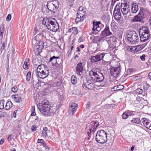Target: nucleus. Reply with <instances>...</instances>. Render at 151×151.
I'll list each match as a JSON object with an SVG mask.
<instances>
[{
	"instance_id": "obj_1",
	"label": "nucleus",
	"mask_w": 151,
	"mask_h": 151,
	"mask_svg": "<svg viewBox=\"0 0 151 151\" xmlns=\"http://www.w3.org/2000/svg\"><path fill=\"white\" fill-rule=\"evenodd\" d=\"M42 23L49 30L53 32H56L59 29L58 24L54 18H50L49 17L45 18L42 21Z\"/></svg>"
},
{
	"instance_id": "obj_2",
	"label": "nucleus",
	"mask_w": 151,
	"mask_h": 151,
	"mask_svg": "<svg viewBox=\"0 0 151 151\" xmlns=\"http://www.w3.org/2000/svg\"><path fill=\"white\" fill-rule=\"evenodd\" d=\"M91 79L97 82H101L104 79V77L101 70L96 69L91 70L89 72Z\"/></svg>"
},
{
	"instance_id": "obj_3",
	"label": "nucleus",
	"mask_w": 151,
	"mask_h": 151,
	"mask_svg": "<svg viewBox=\"0 0 151 151\" xmlns=\"http://www.w3.org/2000/svg\"><path fill=\"white\" fill-rule=\"evenodd\" d=\"M99 125V123L97 121H92L87 127L86 130L87 132V134L89 136L88 139H90L91 136L94 137L93 134L95 131V129Z\"/></svg>"
},
{
	"instance_id": "obj_4",
	"label": "nucleus",
	"mask_w": 151,
	"mask_h": 151,
	"mask_svg": "<svg viewBox=\"0 0 151 151\" xmlns=\"http://www.w3.org/2000/svg\"><path fill=\"white\" fill-rule=\"evenodd\" d=\"M37 107L39 109L41 113L46 116L48 114L46 113H48L50 111V108L51 107L50 105L47 101H42L41 103H39L37 105Z\"/></svg>"
},
{
	"instance_id": "obj_5",
	"label": "nucleus",
	"mask_w": 151,
	"mask_h": 151,
	"mask_svg": "<svg viewBox=\"0 0 151 151\" xmlns=\"http://www.w3.org/2000/svg\"><path fill=\"white\" fill-rule=\"evenodd\" d=\"M139 34L140 41L142 42H145L150 38V30L147 27H143L141 29Z\"/></svg>"
},
{
	"instance_id": "obj_6",
	"label": "nucleus",
	"mask_w": 151,
	"mask_h": 151,
	"mask_svg": "<svg viewBox=\"0 0 151 151\" xmlns=\"http://www.w3.org/2000/svg\"><path fill=\"white\" fill-rule=\"evenodd\" d=\"M96 139L99 143H106L107 139L106 132L103 130L98 131L96 135Z\"/></svg>"
},
{
	"instance_id": "obj_7",
	"label": "nucleus",
	"mask_w": 151,
	"mask_h": 151,
	"mask_svg": "<svg viewBox=\"0 0 151 151\" xmlns=\"http://www.w3.org/2000/svg\"><path fill=\"white\" fill-rule=\"evenodd\" d=\"M48 69H45L44 65L42 64L39 65L37 68V76L41 78H44L49 75Z\"/></svg>"
},
{
	"instance_id": "obj_8",
	"label": "nucleus",
	"mask_w": 151,
	"mask_h": 151,
	"mask_svg": "<svg viewBox=\"0 0 151 151\" xmlns=\"http://www.w3.org/2000/svg\"><path fill=\"white\" fill-rule=\"evenodd\" d=\"M127 41L132 44L137 43L139 40L138 34L134 31L129 32L127 35Z\"/></svg>"
},
{
	"instance_id": "obj_9",
	"label": "nucleus",
	"mask_w": 151,
	"mask_h": 151,
	"mask_svg": "<svg viewBox=\"0 0 151 151\" xmlns=\"http://www.w3.org/2000/svg\"><path fill=\"white\" fill-rule=\"evenodd\" d=\"M121 10L123 16L126 19L131 16L130 8L129 5L127 2L121 4Z\"/></svg>"
},
{
	"instance_id": "obj_10",
	"label": "nucleus",
	"mask_w": 151,
	"mask_h": 151,
	"mask_svg": "<svg viewBox=\"0 0 151 151\" xmlns=\"http://www.w3.org/2000/svg\"><path fill=\"white\" fill-rule=\"evenodd\" d=\"M59 4V2L58 1H55L53 3L52 1H49L47 5V7L51 12L54 13L57 11Z\"/></svg>"
},
{
	"instance_id": "obj_11",
	"label": "nucleus",
	"mask_w": 151,
	"mask_h": 151,
	"mask_svg": "<svg viewBox=\"0 0 151 151\" xmlns=\"http://www.w3.org/2000/svg\"><path fill=\"white\" fill-rule=\"evenodd\" d=\"M85 63L83 60H80L76 68V73L78 75H82L83 71L84 69Z\"/></svg>"
},
{
	"instance_id": "obj_12",
	"label": "nucleus",
	"mask_w": 151,
	"mask_h": 151,
	"mask_svg": "<svg viewBox=\"0 0 151 151\" xmlns=\"http://www.w3.org/2000/svg\"><path fill=\"white\" fill-rule=\"evenodd\" d=\"M82 86L88 89H92L94 87V84L91 82L90 80H87L86 78H83V81Z\"/></svg>"
},
{
	"instance_id": "obj_13",
	"label": "nucleus",
	"mask_w": 151,
	"mask_h": 151,
	"mask_svg": "<svg viewBox=\"0 0 151 151\" xmlns=\"http://www.w3.org/2000/svg\"><path fill=\"white\" fill-rule=\"evenodd\" d=\"M111 74L115 78H117L121 72L120 67H112L110 70Z\"/></svg>"
},
{
	"instance_id": "obj_14",
	"label": "nucleus",
	"mask_w": 151,
	"mask_h": 151,
	"mask_svg": "<svg viewBox=\"0 0 151 151\" xmlns=\"http://www.w3.org/2000/svg\"><path fill=\"white\" fill-rule=\"evenodd\" d=\"M144 17V15L143 11H140L137 15L134 17V18L132 20V22H141L142 21Z\"/></svg>"
},
{
	"instance_id": "obj_15",
	"label": "nucleus",
	"mask_w": 151,
	"mask_h": 151,
	"mask_svg": "<svg viewBox=\"0 0 151 151\" xmlns=\"http://www.w3.org/2000/svg\"><path fill=\"white\" fill-rule=\"evenodd\" d=\"M105 55V54L101 53L95 56L91 57V61L92 63H94L102 60Z\"/></svg>"
},
{
	"instance_id": "obj_16",
	"label": "nucleus",
	"mask_w": 151,
	"mask_h": 151,
	"mask_svg": "<svg viewBox=\"0 0 151 151\" xmlns=\"http://www.w3.org/2000/svg\"><path fill=\"white\" fill-rule=\"evenodd\" d=\"M106 40L109 45H114L116 42V39L114 36H112L106 38Z\"/></svg>"
},
{
	"instance_id": "obj_17",
	"label": "nucleus",
	"mask_w": 151,
	"mask_h": 151,
	"mask_svg": "<svg viewBox=\"0 0 151 151\" xmlns=\"http://www.w3.org/2000/svg\"><path fill=\"white\" fill-rule=\"evenodd\" d=\"M135 111L129 110L127 111L123 114L122 115V118L124 119H126L130 116L134 115L135 114Z\"/></svg>"
},
{
	"instance_id": "obj_18",
	"label": "nucleus",
	"mask_w": 151,
	"mask_h": 151,
	"mask_svg": "<svg viewBox=\"0 0 151 151\" xmlns=\"http://www.w3.org/2000/svg\"><path fill=\"white\" fill-rule=\"evenodd\" d=\"M60 60V59L59 57H55L54 56L50 58L49 61L52 62L53 65H58L60 64L59 62Z\"/></svg>"
},
{
	"instance_id": "obj_19",
	"label": "nucleus",
	"mask_w": 151,
	"mask_h": 151,
	"mask_svg": "<svg viewBox=\"0 0 151 151\" xmlns=\"http://www.w3.org/2000/svg\"><path fill=\"white\" fill-rule=\"evenodd\" d=\"M11 97L13 101L15 102L19 103L22 101L20 96L17 94L12 95Z\"/></svg>"
},
{
	"instance_id": "obj_20",
	"label": "nucleus",
	"mask_w": 151,
	"mask_h": 151,
	"mask_svg": "<svg viewBox=\"0 0 151 151\" xmlns=\"http://www.w3.org/2000/svg\"><path fill=\"white\" fill-rule=\"evenodd\" d=\"M115 14V16L116 15L120 16L121 15V13L119 9V5L118 4H117L114 8V14Z\"/></svg>"
},
{
	"instance_id": "obj_21",
	"label": "nucleus",
	"mask_w": 151,
	"mask_h": 151,
	"mask_svg": "<svg viewBox=\"0 0 151 151\" xmlns=\"http://www.w3.org/2000/svg\"><path fill=\"white\" fill-rule=\"evenodd\" d=\"M49 131L46 127H44L42 131L41 136L43 137H46L48 136V133Z\"/></svg>"
},
{
	"instance_id": "obj_22",
	"label": "nucleus",
	"mask_w": 151,
	"mask_h": 151,
	"mask_svg": "<svg viewBox=\"0 0 151 151\" xmlns=\"http://www.w3.org/2000/svg\"><path fill=\"white\" fill-rule=\"evenodd\" d=\"M103 32L107 36L110 35L112 34V33L110 31L109 26L108 25H106L105 28L103 31Z\"/></svg>"
},
{
	"instance_id": "obj_23",
	"label": "nucleus",
	"mask_w": 151,
	"mask_h": 151,
	"mask_svg": "<svg viewBox=\"0 0 151 151\" xmlns=\"http://www.w3.org/2000/svg\"><path fill=\"white\" fill-rule=\"evenodd\" d=\"M138 10V6L137 4L136 3H133L132 4V12L133 13H135Z\"/></svg>"
},
{
	"instance_id": "obj_24",
	"label": "nucleus",
	"mask_w": 151,
	"mask_h": 151,
	"mask_svg": "<svg viewBox=\"0 0 151 151\" xmlns=\"http://www.w3.org/2000/svg\"><path fill=\"white\" fill-rule=\"evenodd\" d=\"M30 64L29 60L26 58L25 60L23 65V68L24 69H27L29 68V66Z\"/></svg>"
},
{
	"instance_id": "obj_25",
	"label": "nucleus",
	"mask_w": 151,
	"mask_h": 151,
	"mask_svg": "<svg viewBox=\"0 0 151 151\" xmlns=\"http://www.w3.org/2000/svg\"><path fill=\"white\" fill-rule=\"evenodd\" d=\"M36 47L37 49L41 50L44 47V43L42 41H39L38 42L37 45H36Z\"/></svg>"
},
{
	"instance_id": "obj_26",
	"label": "nucleus",
	"mask_w": 151,
	"mask_h": 151,
	"mask_svg": "<svg viewBox=\"0 0 151 151\" xmlns=\"http://www.w3.org/2000/svg\"><path fill=\"white\" fill-rule=\"evenodd\" d=\"M130 122L132 124H140L141 123L140 120L138 118H133L131 120Z\"/></svg>"
},
{
	"instance_id": "obj_27",
	"label": "nucleus",
	"mask_w": 151,
	"mask_h": 151,
	"mask_svg": "<svg viewBox=\"0 0 151 151\" xmlns=\"http://www.w3.org/2000/svg\"><path fill=\"white\" fill-rule=\"evenodd\" d=\"M124 88V87L123 85H119L114 86L111 89V90L112 91H114L115 90H120L123 89Z\"/></svg>"
},
{
	"instance_id": "obj_28",
	"label": "nucleus",
	"mask_w": 151,
	"mask_h": 151,
	"mask_svg": "<svg viewBox=\"0 0 151 151\" xmlns=\"http://www.w3.org/2000/svg\"><path fill=\"white\" fill-rule=\"evenodd\" d=\"M13 104L10 101H8L6 103L5 107V109L6 110H8L12 106Z\"/></svg>"
},
{
	"instance_id": "obj_29",
	"label": "nucleus",
	"mask_w": 151,
	"mask_h": 151,
	"mask_svg": "<svg viewBox=\"0 0 151 151\" xmlns=\"http://www.w3.org/2000/svg\"><path fill=\"white\" fill-rule=\"evenodd\" d=\"M68 32L76 35L78 33L77 29L76 27H72L69 29Z\"/></svg>"
},
{
	"instance_id": "obj_30",
	"label": "nucleus",
	"mask_w": 151,
	"mask_h": 151,
	"mask_svg": "<svg viewBox=\"0 0 151 151\" xmlns=\"http://www.w3.org/2000/svg\"><path fill=\"white\" fill-rule=\"evenodd\" d=\"M40 40L37 37V35L35 36L32 39V43L33 45H36L38 41H40Z\"/></svg>"
},
{
	"instance_id": "obj_31",
	"label": "nucleus",
	"mask_w": 151,
	"mask_h": 151,
	"mask_svg": "<svg viewBox=\"0 0 151 151\" xmlns=\"http://www.w3.org/2000/svg\"><path fill=\"white\" fill-rule=\"evenodd\" d=\"M71 81L73 84L75 85L77 83V79L74 76H72L71 78Z\"/></svg>"
},
{
	"instance_id": "obj_32",
	"label": "nucleus",
	"mask_w": 151,
	"mask_h": 151,
	"mask_svg": "<svg viewBox=\"0 0 151 151\" xmlns=\"http://www.w3.org/2000/svg\"><path fill=\"white\" fill-rule=\"evenodd\" d=\"M102 40V38L100 36H96L94 37V40L96 43L101 42Z\"/></svg>"
},
{
	"instance_id": "obj_33",
	"label": "nucleus",
	"mask_w": 151,
	"mask_h": 151,
	"mask_svg": "<svg viewBox=\"0 0 151 151\" xmlns=\"http://www.w3.org/2000/svg\"><path fill=\"white\" fill-rule=\"evenodd\" d=\"M78 108H69L70 114L71 115H73L74 113L76 112L77 109Z\"/></svg>"
},
{
	"instance_id": "obj_34",
	"label": "nucleus",
	"mask_w": 151,
	"mask_h": 151,
	"mask_svg": "<svg viewBox=\"0 0 151 151\" xmlns=\"http://www.w3.org/2000/svg\"><path fill=\"white\" fill-rule=\"evenodd\" d=\"M144 47V46L143 45H138L136 46L135 50L137 51H140L142 50Z\"/></svg>"
},
{
	"instance_id": "obj_35",
	"label": "nucleus",
	"mask_w": 151,
	"mask_h": 151,
	"mask_svg": "<svg viewBox=\"0 0 151 151\" xmlns=\"http://www.w3.org/2000/svg\"><path fill=\"white\" fill-rule=\"evenodd\" d=\"M49 9H48L45 8V7H43L42 9V12L45 15H48L49 13Z\"/></svg>"
},
{
	"instance_id": "obj_36",
	"label": "nucleus",
	"mask_w": 151,
	"mask_h": 151,
	"mask_svg": "<svg viewBox=\"0 0 151 151\" xmlns=\"http://www.w3.org/2000/svg\"><path fill=\"white\" fill-rule=\"evenodd\" d=\"M56 109H55L54 107H50L49 111L48 112V113H50V114L56 112Z\"/></svg>"
},
{
	"instance_id": "obj_37",
	"label": "nucleus",
	"mask_w": 151,
	"mask_h": 151,
	"mask_svg": "<svg viewBox=\"0 0 151 151\" xmlns=\"http://www.w3.org/2000/svg\"><path fill=\"white\" fill-rule=\"evenodd\" d=\"M69 108H77V105L74 103H73L69 104Z\"/></svg>"
},
{
	"instance_id": "obj_38",
	"label": "nucleus",
	"mask_w": 151,
	"mask_h": 151,
	"mask_svg": "<svg viewBox=\"0 0 151 151\" xmlns=\"http://www.w3.org/2000/svg\"><path fill=\"white\" fill-rule=\"evenodd\" d=\"M5 101L4 100H2L0 101V109H3L4 108V104Z\"/></svg>"
},
{
	"instance_id": "obj_39",
	"label": "nucleus",
	"mask_w": 151,
	"mask_h": 151,
	"mask_svg": "<svg viewBox=\"0 0 151 151\" xmlns=\"http://www.w3.org/2000/svg\"><path fill=\"white\" fill-rule=\"evenodd\" d=\"M37 37H38L40 40L41 39H43L45 38V37L44 36L43 33H40L38 34L37 35Z\"/></svg>"
},
{
	"instance_id": "obj_40",
	"label": "nucleus",
	"mask_w": 151,
	"mask_h": 151,
	"mask_svg": "<svg viewBox=\"0 0 151 151\" xmlns=\"http://www.w3.org/2000/svg\"><path fill=\"white\" fill-rule=\"evenodd\" d=\"M7 115V113L6 112L0 111V117H4Z\"/></svg>"
},
{
	"instance_id": "obj_41",
	"label": "nucleus",
	"mask_w": 151,
	"mask_h": 151,
	"mask_svg": "<svg viewBox=\"0 0 151 151\" xmlns=\"http://www.w3.org/2000/svg\"><path fill=\"white\" fill-rule=\"evenodd\" d=\"M35 106H32V112L31 114V116H34L36 115V113L35 112Z\"/></svg>"
},
{
	"instance_id": "obj_42",
	"label": "nucleus",
	"mask_w": 151,
	"mask_h": 151,
	"mask_svg": "<svg viewBox=\"0 0 151 151\" xmlns=\"http://www.w3.org/2000/svg\"><path fill=\"white\" fill-rule=\"evenodd\" d=\"M31 72L30 71H29L27 75V80L29 81L30 79L31 76Z\"/></svg>"
},
{
	"instance_id": "obj_43",
	"label": "nucleus",
	"mask_w": 151,
	"mask_h": 151,
	"mask_svg": "<svg viewBox=\"0 0 151 151\" xmlns=\"http://www.w3.org/2000/svg\"><path fill=\"white\" fill-rule=\"evenodd\" d=\"M100 23V22H93V26H94L95 27L99 28V24Z\"/></svg>"
},
{
	"instance_id": "obj_44",
	"label": "nucleus",
	"mask_w": 151,
	"mask_h": 151,
	"mask_svg": "<svg viewBox=\"0 0 151 151\" xmlns=\"http://www.w3.org/2000/svg\"><path fill=\"white\" fill-rule=\"evenodd\" d=\"M37 127L36 125H34L31 128V130L32 132H34L35 131Z\"/></svg>"
},
{
	"instance_id": "obj_45",
	"label": "nucleus",
	"mask_w": 151,
	"mask_h": 151,
	"mask_svg": "<svg viewBox=\"0 0 151 151\" xmlns=\"http://www.w3.org/2000/svg\"><path fill=\"white\" fill-rule=\"evenodd\" d=\"M4 49V42L2 43V44L1 47L0 48V51L1 53L3 50Z\"/></svg>"
},
{
	"instance_id": "obj_46",
	"label": "nucleus",
	"mask_w": 151,
	"mask_h": 151,
	"mask_svg": "<svg viewBox=\"0 0 151 151\" xmlns=\"http://www.w3.org/2000/svg\"><path fill=\"white\" fill-rule=\"evenodd\" d=\"M84 10L82 6H80L78 10V12L81 14V13L83 12V11H84Z\"/></svg>"
},
{
	"instance_id": "obj_47",
	"label": "nucleus",
	"mask_w": 151,
	"mask_h": 151,
	"mask_svg": "<svg viewBox=\"0 0 151 151\" xmlns=\"http://www.w3.org/2000/svg\"><path fill=\"white\" fill-rule=\"evenodd\" d=\"M136 92L139 94H141L142 93V90L140 88L137 89L136 90Z\"/></svg>"
},
{
	"instance_id": "obj_48",
	"label": "nucleus",
	"mask_w": 151,
	"mask_h": 151,
	"mask_svg": "<svg viewBox=\"0 0 151 151\" xmlns=\"http://www.w3.org/2000/svg\"><path fill=\"white\" fill-rule=\"evenodd\" d=\"M12 91L14 93L17 92V88L16 87H14L11 88Z\"/></svg>"
},
{
	"instance_id": "obj_49",
	"label": "nucleus",
	"mask_w": 151,
	"mask_h": 151,
	"mask_svg": "<svg viewBox=\"0 0 151 151\" xmlns=\"http://www.w3.org/2000/svg\"><path fill=\"white\" fill-rule=\"evenodd\" d=\"M4 24H2L0 28V32H4Z\"/></svg>"
},
{
	"instance_id": "obj_50",
	"label": "nucleus",
	"mask_w": 151,
	"mask_h": 151,
	"mask_svg": "<svg viewBox=\"0 0 151 151\" xmlns=\"http://www.w3.org/2000/svg\"><path fill=\"white\" fill-rule=\"evenodd\" d=\"M145 55L144 54H143L141 56H140V59L142 61H144L145 60Z\"/></svg>"
},
{
	"instance_id": "obj_51",
	"label": "nucleus",
	"mask_w": 151,
	"mask_h": 151,
	"mask_svg": "<svg viewBox=\"0 0 151 151\" xmlns=\"http://www.w3.org/2000/svg\"><path fill=\"white\" fill-rule=\"evenodd\" d=\"M150 124L151 123H150L149 121L147 119L145 123V125H144L147 128L148 127H149Z\"/></svg>"
},
{
	"instance_id": "obj_52",
	"label": "nucleus",
	"mask_w": 151,
	"mask_h": 151,
	"mask_svg": "<svg viewBox=\"0 0 151 151\" xmlns=\"http://www.w3.org/2000/svg\"><path fill=\"white\" fill-rule=\"evenodd\" d=\"M11 19V15L10 14H9L6 17V20L7 21H9Z\"/></svg>"
},
{
	"instance_id": "obj_53",
	"label": "nucleus",
	"mask_w": 151,
	"mask_h": 151,
	"mask_svg": "<svg viewBox=\"0 0 151 151\" xmlns=\"http://www.w3.org/2000/svg\"><path fill=\"white\" fill-rule=\"evenodd\" d=\"M37 142L42 144V145L45 143L44 140L42 139H38L37 140Z\"/></svg>"
},
{
	"instance_id": "obj_54",
	"label": "nucleus",
	"mask_w": 151,
	"mask_h": 151,
	"mask_svg": "<svg viewBox=\"0 0 151 151\" xmlns=\"http://www.w3.org/2000/svg\"><path fill=\"white\" fill-rule=\"evenodd\" d=\"M147 119L145 118H143L142 119V122L144 125H145V123L146 122V121H147Z\"/></svg>"
},
{
	"instance_id": "obj_55",
	"label": "nucleus",
	"mask_w": 151,
	"mask_h": 151,
	"mask_svg": "<svg viewBox=\"0 0 151 151\" xmlns=\"http://www.w3.org/2000/svg\"><path fill=\"white\" fill-rule=\"evenodd\" d=\"M98 28L96 27H95V26H93V27L92 28V30L93 31L92 33H94V32L97 31L98 30L97 29Z\"/></svg>"
},
{
	"instance_id": "obj_56",
	"label": "nucleus",
	"mask_w": 151,
	"mask_h": 151,
	"mask_svg": "<svg viewBox=\"0 0 151 151\" xmlns=\"http://www.w3.org/2000/svg\"><path fill=\"white\" fill-rule=\"evenodd\" d=\"M143 98L140 97H137L136 98V101L138 102H140Z\"/></svg>"
},
{
	"instance_id": "obj_57",
	"label": "nucleus",
	"mask_w": 151,
	"mask_h": 151,
	"mask_svg": "<svg viewBox=\"0 0 151 151\" xmlns=\"http://www.w3.org/2000/svg\"><path fill=\"white\" fill-rule=\"evenodd\" d=\"M84 41V39L83 38V37H80L78 39V42H81Z\"/></svg>"
},
{
	"instance_id": "obj_58",
	"label": "nucleus",
	"mask_w": 151,
	"mask_h": 151,
	"mask_svg": "<svg viewBox=\"0 0 151 151\" xmlns=\"http://www.w3.org/2000/svg\"><path fill=\"white\" fill-rule=\"evenodd\" d=\"M116 2V1H114L113 0H112L111 7H113L114 5V4H115V3Z\"/></svg>"
},
{
	"instance_id": "obj_59",
	"label": "nucleus",
	"mask_w": 151,
	"mask_h": 151,
	"mask_svg": "<svg viewBox=\"0 0 151 151\" xmlns=\"http://www.w3.org/2000/svg\"><path fill=\"white\" fill-rule=\"evenodd\" d=\"M81 20H82V18H78V17H76V22H79V21H81Z\"/></svg>"
},
{
	"instance_id": "obj_60",
	"label": "nucleus",
	"mask_w": 151,
	"mask_h": 151,
	"mask_svg": "<svg viewBox=\"0 0 151 151\" xmlns=\"http://www.w3.org/2000/svg\"><path fill=\"white\" fill-rule=\"evenodd\" d=\"M80 14H82V13H81V14L80 13H78L77 12V17H80L81 18H82L81 17V16L80 15Z\"/></svg>"
},
{
	"instance_id": "obj_61",
	"label": "nucleus",
	"mask_w": 151,
	"mask_h": 151,
	"mask_svg": "<svg viewBox=\"0 0 151 151\" xmlns=\"http://www.w3.org/2000/svg\"><path fill=\"white\" fill-rule=\"evenodd\" d=\"M73 46H70V48L69 49V50H70V52L69 54V55L70 54L71 52L73 49Z\"/></svg>"
},
{
	"instance_id": "obj_62",
	"label": "nucleus",
	"mask_w": 151,
	"mask_h": 151,
	"mask_svg": "<svg viewBox=\"0 0 151 151\" xmlns=\"http://www.w3.org/2000/svg\"><path fill=\"white\" fill-rule=\"evenodd\" d=\"M12 135H10L8 138V141H10L12 140Z\"/></svg>"
},
{
	"instance_id": "obj_63",
	"label": "nucleus",
	"mask_w": 151,
	"mask_h": 151,
	"mask_svg": "<svg viewBox=\"0 0 151 151\" xmlns=\"http://www.w3.org/2000/svg\"><path fill=\"white\" fill-rule=\"evenodd\" d=\"M85 14H86V13H83V14H80V15L81 16L82 18H83L82 21L84 19V16H85Z\"/></svg>"
},
{
	"instance_id": "obj_64",
	"label": "nucleus",
	"mask_w": 151,
	"mask_h": 151,
	"mask_svg": "<svg viewBox=\"0 0 151 151\" xmlns=\"http://www.w3.org/2000/svg\"><path fill=\"white\" fill-rule=\"evenodd\" d=\"M4 142V140L3 139H1L0 141V145L2 144Z\"/></svg>"
}]
</instances>
